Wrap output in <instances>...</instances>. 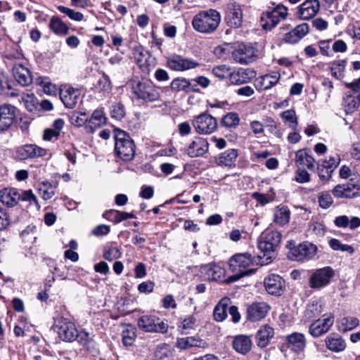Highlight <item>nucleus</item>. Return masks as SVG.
<instances>
[{
	"instance_id": "f257e3e1",
	"label": "nucleus",
	"mask_w": 360,
	"mask_h": 360,
	"mask_svg": "<svg viewBox=\"0 0 360 360\" xmlns=\"http://www.w3.org/2000/svg\"><path fill=\"white\" fill-rule=\"evenodd\" d=\"M282 235L278 231L266 229L263 231L257 240V245L261 254L257 255L261 266L271 262L276 257V250L281 242Z\"/></svg>"
},
{
	"instance_id": "f03ea898",
	"label": "nucleus",
	"mask_w": 360,
	"mask_h": 360,
	"mask_svg": "<svg viewBox=\"0 0 360 360\" xmlns=\"http://www.w3.org/2000/svg\"><path fill=\"white\" fill-rule=\"evenodd\" d=\"M259 264L257 257H252L249 253H239L233 255L229 259V269L236 274L229 278L230 281H236L239 278L252 274L255 270L251 266Z\"/></svg>"
},
{
	"instance_id": "7ed1b4c3",
	"label": "nucleus",
	"mask_w": 360,
	"mask_h": 360,
	"mask_svg": "<svg viewBox=\"0 0 360 360\" xmlns=\"http://www.w3.org/2000/svg\"><path fill=\"white\" fill-rule=\"evenodd\" d=\"M221 22V15L215 9H208L197 13L192 20L194 30L200 33L214 32Z\"/></svg>"
},
{
	"instance_id": "20e7f679",
	"label": "nucleus",
	"mask_w": 360,
	"mask_h": 360,
	"mask_svg": "<svg viewBox=\"0 0 360 360\" xmlns=\"http://www.w3.org/2000/svg\"><path fill=\"white\" fill-rule=\"evenodd\" d=\"M115 151L116 155L124 161H131L135 156V144L131 136L125 131L115 130Z\"/></svg>"
},
{
	"instance_id": "39448f33",
	"label": "nucleus",
	"mask_w": 360,
	"mask_h": 360,
	"mask_svg": "<svg viewBox=\"0 0 360 360\" xmlns=\"http://www.w3.org/2000/svg\"><path fill=\"white\" fill-rule=\"evenodd\" d=\"M132 89L137 98L145 102H155L160 98L159 88L148 80L138 82Z\"/></svg>"
},
{
	"instance_id": "423d86ee",
	"label": "nucleus",
	"mask_w": 360,
	"mask_h": 360,
	"mask_svg": "<svg viewBox=\"0 0 360 360\" xmlns=\"http://www.w3.org/2000/svg\"><path fill=\"white\" fill-rule=\"evenodd\" d=\"M53 328L59 338L65 342H72L79 335L75 323L63 316H58L55 319Z\"/></svg>"
},
{
	"instance_id": "0eeeda50",
	"label": "nucleus",
	"mask_w": 360,
	"mask_h": 360,
	"mask_svg": "<svg viewBox=\"0 0 360 360\" xmlns=\"http://www.w3.org/2000/svg\"><path fill=\"white\" fill-rule=\"evenodd\" d=\"M137 324L141 330L146 333H165L167 332L169 327L167 321L151 314L141 316L138 319Z\"/></svg>"
},
{
	"instance_id": "6e6552de",
	"label": "nucleus",
	"mask_w": 360,
	"mask_h": 360,
	"mask_svg": "<svg viewBox=\"0 0 360 360\" xmlns=\"http://www.w3.org/2000/svg\"><path fill=\"white\" fill-rule=\"evenodd\" d=\"M192 125L198 134L207 135L217 129V122L215 117L204 112L193 117Z\"/></svg>"
},
{
	"instance_id": "1a4fd4ad",
	"label": "nucleus",
	"mask_w": 360,
	"mask_h": 360,
	"mask_svg": "<svg viewBox=\"0 0 360 360\" xmlns=\"http://www.w3.org/2000/svg\"><path fill=\"white\" fill-rule=\"evenodd\" d=\"M335 276V271L331 266H325L314 271L309 279L310 288L319 289L328 285Z\"/></svg>"
},
{
	"instance_id": "9d476101",
	"label": "nucleus",
	"mask_w": 360,
	"mask_h": 360,
	"mask_svg": "<svg viewBox=\"0 0 360 360\" xmlns=\"http://www.w3.org/2000/svg\"><path fill=\"white\" fill-rule=\"evenodd\" d=\"M336 198H354L360 196V179H351L345 184H338L333 189Z\"/></svg>"
},
{
	"instance_id": "9b49d317",
	"label": "nucleus",
	"mask_w": 360,
	"mask_h": 360,
	"mask_svg": "<svg viewBox=\"0 0 360 360\" xmlns=\"http://www.w3.org/2000/svg\"><path fill=\"white\" fill-rule=\"evenodd\" d=\"M233 60L240 64H249L257 58V49L252 46L239 44L232 53Z\"/></svg>"
},
{
	"instance_id": "f8f14e48",
	"label": "nucleus",
	"mask_w": 360,
	"mask_h": 360,
	"mask_svg": "<svg viewBox=\"0 0 360 360\" xmlns=\"http://www.w3.org/2000/svg\"><path fill=\"white\" fill-rule=\"evenodd\" d=\"M317 252V247L310 243L304 242L290 250L289 258L292 260L304 262L313 258Z\"/></svg>"
},
{
	"instance_id": "ddd939ff",
	"label": "nucleus",
	"mask_w": 360,
	"mask_h": 360,
	"mask_svg": "<svg viewBox=\"0 0 360 360\" xmlns=\"http://www.w3.org/2000/svg\"><path fill=\"white\" fill-rule=\"evenodd\" d=\"M323 317L322 320H316L309 326V333L314 338H318L327 333L334 323L333 314H325Z\"/></svg>"
},
{
	"instance_id": "4468645a",
	"label": "nucleus",
	"mask_w": 360,
	"mask_h": 360,
	"mask_svg": "<svg viewBox=\"0 0 360 360\" xmlns=\"http://www.w3.org/2000/svg\"><path fill=\"white\" fill-rule=\"evenodd\" d=\"M80 95L79 89L68 85H64L60 89V98L67 108H75L80 98Z\"/></svg>"
},
{
	"instance_id": "2eb2a0df",
	"label": "nucleus",
	"mask_w": 360,
	"mask_h": 360,
	"mask_svg": "<svg viewBox=\"0 0 360 360\" xmlns=\"http://www.w3.org/2000/svg\"><path fill=\"white\" fill-rule=\"evenodd\" d=\"M16 120V108L10 104L0 105V131L8 129Z\"/></svg>"
},
{
	"instance_id": "dca6fc26",
	"label": "nucleus",
	"mask_w": 360,
	"mask_h": 360,
	"mask_svg": "<svg viewBox=\"0 0 360 360\" xmlns=\"http://www.w3.org/2000/svg\"><path fill=\"white\" fill-rule=\"evenodd\" d=\"M209 149L207 141L203 138L196 136L185 148V153L190 158H198L204 155Z\"/></svg>"
},
{
	"instance_id": "f3484780",
	"label": "nucleus",
	"mask_w": 360,
	"mask_h": 360,
	"mask_svg": "<svg viewBox=\"0 0 360 360\" xmlns=\"http://www.w3.org/2000/svg\"><path fill=\"white\" fill-rule=\"evenodd\" d=\"M168 67L175 71H185L199 66L194 60L186 58L179 55H174L167 60Z\"/></svg>"
},
{
	"instance_id": "a211bd4d",
	"label": "nucleus",
	"mask_w": 360,
	"mask_h": 360,
	"mask_svg": "<svg viewBox=\"0 0 360 360\" xmlns=\"http://www.w3.org/2000/svg\"><path fill=\"white\" fill-rule=\"evenodd\" d=\"M225 21L229 27L233 28H238L241 26L243 13L239 4L234 3L228 6L225 15Z\"/></svg>"
},
{
	"instance_id": "6ab92c4d",
	"label": "nucleus",
	"mask_w": 360,
	"mask_h": 360,
	"mask_svg": "<svg viewBox=\"0 0 360 360\" xmlns=\"http://www.w3.org/2000/svg\"><path fill=\"white\" fill-rule=\"evenodd\" d=\"M266 290L272 295H281L285 290V281L277 274H271L265 278Z\"/></svg>"
},
{
	"instance_id": "aec40b11",
	"label": "nucleus",
	"mask_w": 360,
	"mask_h": 360,
	"mask_svg": "<svg viewBox=\"0 0 360 360\" xmlns=\"http://www.w3.org/2000/svg\"><path fill=\"white\" fill-rule=\"evenodd\" d=\"M270 309L265 302H254L247 309V319L250 321H258L264 319Z\"/></svg>"
},
{
	"instance_id": "412c9836",
	"label": "nucleus",
	"mask_w": 360,
	"mask_h": 360,
	"mask_svg": "<svg viewBox=\"0 0 360 360\" xmlns=\"http://www.w3.org/2000/svg\"><path fill=\"white\" fill-rule=\"evenodd\" d=\"M288 9L283 6H277L273 11L266 13V22L263 25L264 29H271L276 26L280 19L284 20L288 15Z\"/></svg>"
},
{
	"instance_id": "4be33fe9",
	"label": "nucleus",
	"mask_w": 360,
	"mask_h": 360,
	"mask_svg": "<svg viewBox=\"0 0 360 360\" xmlns=\"http://www.w3.org/2000/svg\"><path fill=\"white\" fill-rule=\"evenodd\" d=\"M256 77V72L251 68H239L229 74V80L232 84L240 85L250 82Z\"/></svg>"
},
{
	"instance_id": "5701e85b",
	"label": "nucleus",
	"mask_w": 360,
	"mask_h": 360,
	"mask_svg": "<svg viewBox=\"0 0 360 360\" xmlns=\"http://www.w3.org/2000/svg\"><path fill=\"white\" fill-rule=\"evenodd\" d=\"M19 158L22 160L37 158L46 155V150L36 144H26L17 150Z\"/></svg>"
},
{
	"instance_id": "b1692460",
	"label": "nucleus",
	"mask_w": 360,
	"mask_h": 360,
	"mask_svg": "<svg viewBox=\"0 0 360 360\" xmlns=\"http://www.w3.org/2000/svg\"><path fill=\"white\" fill-rule=\"evenodd\" d=\"M12 71L15 80L22 86H27L32 83L33 79L30 70L22 64L15 63Z\"/></svg>"
},
{
	"instance_id": "393cba45",
	"label": "nucleus",
	"mask_w": 360,
	"mask_h": 360,
	"mask_svg": "<svg viewBox=\"0 0 360 360\" xmlns=\"http://www.w3.org/2000/svg\"><path fill=\"white\" fill-rule=\"evenodd\" d=\"M319 9V0H306L300 6L297 14L300 19L309 20L312 18Z\"/></svg>"
},
{
	"instance_id": "a878e982",
	"label": "nucleus",
	"mask_w": 360,
	"mask_h": 360,
	"mask_svg": "<svg viewBox=\"0 0 360 360\" xmlns=\"http://www.w3.org/2000/svg\"><path fill=\"white\" fill-rule=\"evenodd\" d=\"M207 343L198 336H188L177 338L176 347L180 349H187L191 347L206 348Z\"/></svg>"
},
{
	"instance_id": "bb28decb",
	"label": "nucleus",
	"mask_w": 360,
	"mask_h": 360,
	"mask_svg": "<svg viewBox=\"0 0 360 360\" xmlns=\"http://www.w3.org/2000/svg\"><path fill=\"white\" fill-rule=\"evenodd\" d=\"M107 118L105 115L103 108L96 109L88 120L85 128L88 132H94L96 129L101 128L106 124Z\"/></svg>"
},
{
	"instance_id": "cd10ccee",
	"label": "nucleus",
	"mask_w": 360,
	"mask_h": 360,
	"mask_svg": "<svg viewBox=\"0 0 360 360\" xmlns=\"http://www.w3.org/2000/svg\"><path fill=\"white\" fill-rule=\"evenodd\" d=\"M0 201L8 207H13L20 201V192L13 188H4L0 191Z\"/></svg>"
},
{
	"instance_id": "c85d7f7f",
	"label": "nucleus",
	"mask_w": 360,
	"mask_h": 360,
	"mask_svg": "<svg viewBox=\"0 0 360 360\" xmlns=\"http://www.w3.org/2000/svg\"><path fill=\"white\" fill-rule=\"evenodd\" d=\"M238 156V150L230 148L220 153L216 158V162L219 166L232 168L236 166V161Z\"/></svg>"
},
{
	"instance_id": "c756f323",
	"label": "nucleus",
	"mask_w": 360,
	"mask_h": 360,
	"mask_svg": "<svg viewBox=\"0 0 360 360\" xmlns=\"http://www.w3.org/2000/svg\"><path fill=\"white\" fill-rule=\"evenodd\" d=\"M281 77L278 72H272L259 77L256 81V88L259 90H267L275 86Z\"/></svg>"
},
{
	"instance_id": "7c9ffc66",
	"label": "nucleus",
	"mask_w": 360,
	"mask_h": 360,
	"mask_svg": "<svg viewBox=\"0 0 360 360\" xmlns=\"http://www.w3.org/2000/svg\"><path fill=\"white\" fill-rule=\"evenodd\" d=\"M295 162L300 167H307L309 170L314 169L315 160L308 149L298 150L295 154Z\"/></svg>"
},
{
	"instance_id": "2f4dec72",
	"label": "nucleus",
	"mask_w": 360,
	"mask_h": 360,
	"mask_svg": "<svg viewBox=\"0 0 360 360\" xmlns=\"http://www.w3.org/2000/svg\"><path fill=\"white\" fill-rule=\"evenodd\" d=\"M325 344L328 349L333 352H340L345 349V340L337 333H331L325 339Z\"/></svg>"
},
{
	"instance_id": "473e14b6",
	"label": "nucleus",
	"mask_w": 360,
	"mask_h": 360,
	"mask_svg": "<svg viewBox=\"0 0 360 360\" xmlns=\"http://www.w3.org/2000/svg\"><path fill=\"white\" fill-rule=\"evenodd\" d=\"M287 345L295 352H302L306 346L305 337L300 333H292L286 337Z\"/></svg>"
},
{
	"instance_id": "72a5a7b5",
	"label": "nucleus",
	"mask_w": 360,
	"mask_h": 360,
	"mask_svg": "<svg viewBox=\"0 0 360 360\" xmlns=\"http://www.w3.org/2000/svg\"><path fill=\"white\" fill-rule=\"evenodd\" d=\"M274 335V330L272 327L269 325L262 326L256 335L257 345L262 348L266 347Z\"/></svg>"
},
{
	"instance_id": "f704fd0d",
	"label": "nucleus",
	"mask_w": 360,
	"mask_h": 360,
	"mask_svg": "<svg viewBox=\"0 0 360 360\" xmlns=\"http://www.w3.org/2000/svg\"><path fill=\"white\" fill-rule=\"evenodd\" d=\"M201 273H205V278L210 281L220 280L224 275V270L215 264H208L201 266Z\"/></svg>"
},
{
	"instance_id": "c9c22d12",
	"label": "nucleus",
	"mask_w": 360,
	"mask_h": 360,
	"mask_svg": "<svg viewBox=\"0 0 360 360\" xmlns=\"http://www.w3.org/2000/svg\"><path fill=\"white\" fill-rule=\"evenodd\" d=\"M231 304V300L228 297L222 298L214 307L213 311V317L216 321L221 322L227 317L228 308Z\"/></svg>"
},
{
	"instance_id": "e433bc0d",
	"label": "nucleus",
	"mask_w": 360,
	"mask_h": 360,
	"mask_svg": "<svg viewBox=\"0 0 360 360\" xmlns=\"http://www.w3.org/2000/svg\"><path fill=\"white\" fill-rule=\"evenodd\" d=\"M103 216L115 224L120 223L121 221L129 219L135 218L134 214L131 212H122L116 210L105 211Z\"/></svg>"
},
{
	"instance_id": "4c0bfd02",
	"label": "nucleus",
	"mask_w": 360,
	"mask_h": 360,
	"mask_svg": "<svg viewBox=\"0 0 360 360\" xmlns=\"http://www.w3.org/2000/svg\"><path fill=\"white\" fill-rule=\"evenodd\" d=\"M233 347L237 352L245 354L251 349L252 340L248 336L239 335L235 338Z\"/></svg>"
},
{
	"instance_id": "58836bf2",
	"label": "nucleus",
	"mask_w": 360,
	"mask_h": 360,
	"mask_svg": "<svg viewBox=\"0 0 360 360\" xmlns=\"http://www.w3.org/2000/svg\"><path fill=\"white\" fill-rule=\"evenodd\" d=\"M360 96L351 94L348 92L343 98L342 105L346 114L354 112L359 106Z\"/></svg>"
},
{
	"instance_id": "ea45409f",
	"label": "nucleus",
	"mask_w": 360,
	"mask_h": 360,
	"mask_svg": "<svg viewBox=\"0 0 360 360\" xmlns=\"http://www.w3.org/2000/svg\"><path fill=\"white\" fill-rule=\"evenodd\" d=\"M323 311V306L318 302H312L307 304L304 313L305 321H309L319 317Z\"/></svg>"
},
{
	"instance_id": "a19ab883",
	"label": "nucleus",
	"mask_w": 360,
	"mask_h": 360,
	"mask_svg": "<svg viewBox=\"0 0 360 360\" xmlns=\"http://www.w3.org/2000/svg\"><path fill=\"white\" fill-rule=\"evenodd\" d=\"M284 124L292 130H296L298 126L297 117L294 110H287L280 114Z\"/></svg>"
},
{
	"instance_id": "79ce46f5",
	"label": "nucleus",
	"mask_w": 360,
	"mask_h": 360,
	"mask_svg": "<svg viewBox=\"0 0 360 360\" xmlns=\"http://www.w3.org/2000/svg\"><path fill=\"white\" fill-rule=\"evenodd\" d=\"M0 94L9 97H17L18 96V93L13 89L11 82L2 74H0Z\"/></svg>"
},
{
	"instance_id": "37998d69",
	"label": "nucleus",
	"mask_w": 360,
	"mask_h": 360,
	"mask_svg": "<svg viewBox=\"0 0 360 360\" xmlns=\"http://www.w3.org/2000/svg\"><path fill=\"white\" fill-rule=\"evenodd\" d=\"M49 28L56 34L65 35L68 34L69 28L58 17L51 18Z\"/></svg>"
},
{
	"instance_id": "c03bdc74",
	"label": "nucleus",
	"mask_w": 360,
	"mask_h": 360,
	"mask_svg": "<svg viewBox=\"0 0 360 360\" xmlns=\"http://www.w3.org/2000/svg\"><path fill=\"white\" fill-rule=\"evenodd\" d=\"M56 187L49 181H43L39 184V191L43 199H51L56 193Z\"/></svg>"
},
{
	"instance_id": "a18cd8bd",
	"label": "nucleus",
	"mask_w": 360,
	"mask_h": 360,
	"mask_svg": "<svg viewBox=\"0 0 360 360\" xmlns=\"http://www.w3.org/2000/svg\"><path fill=\"white\" fill-rule=\"evenodd\" d=\"M290 212L286 207H282L275 212L274 221L279 225H285L290 220Z\"/></svg>"
},
{
	"instance_id": "49530a36",
	"label": "nucleus",
	"mask_w": 360,
	"mask_h": 360,
	"mask_svg": "<svg viewBox=\"0 0 360 360\" xmlns=\"http://www.w3.org/2000/svg\"><path fill=\"white\" fill-rule=\"evenodd\" d=\"M133 55L137 65L141 68L145 66L147 62V51L142 46L134 47Z\"/></svg>"
},
{
	"instance_id": "de8ad7c7",
	"label": "nucleus",
	"mask_w": 360,
	"mask_h": 360,
	"mask_svg": "<svg viewBox=\"0 0 360 360\" xmlns=\"http://www.w3.org/2000/svg\"><path fill=\"white\" fill-rule=\"evenodd\" d=\"M346 63V60H339L332 63L330 69L334 77L337 79H341L343 77Z\"/></svg>"
},
{
	"instance_id": "09e8293b",
	"label": "nucleus",
	"mask_w": 360,
	"mask_h": 360,
	"mask_svg": "<svg viewBox=\"0 0 360 360\" xmlns=\"http://www.w3.org/2000/svg\"><path fill=\"white\" fill-rule=\"evenodd\" d=\"M110 113L112 119L122 120L126 114L124 105L120 102L114 103L110 107Z\"/></svg>"
},
{
	"instance_id": "8fccbe9b",
	"label": "nucleus",
	"mask_w": 360,
	"mask_h": 360,
	"mask_svg": "<svg viewBox=\"0 0 360 360\" xmlns=\"http://www.w3.org/2000/svg\"><path fill=\"white\" fill-rule=\"evenodd\" d=\"M191 85L190 82L185 78L177 77L172 80L170 87L174 91H188Z\"/></svg>"
},
{
	"instance_id": "3c124183",
	"label": "nucleus",
	"mask_w": 360,
	"mask_h": 360,
	"mask_svg": "<svg viewBox=\"0 0 360 360\" xmlns=\"http://www.w3.org/2000/svg\"><path fill=\"white\" fill-rule=\"evenodd\" d=\"M240 118L236 112H229L221 120V124L226 127L231 128L238 125Z\"/></svg>"
},
{
	"instance_id": "603ef678",
	"label": "nucleus",
	"mask_w": 360,
	"mask_h": 360,
	"mask_svg": "<svg viewBox=\"0 0 360 360\" xmlns=\"http://www.w3.org/2000/svg\"><path fill=\"white\" fill-rule=\"evenodd\" d=\"M264 127H266L270 133L273 134L278 138H281L282 136L283 133L281 129L278 127V124L272 117H266L264 120Z\"/></svg>"
},
{
	"instance_id": "864d4df0",
	"label": "nucleus",
	"mask_w": 360,
	"mask_h": 360,
	"mask_svg": "<svg viewBox=\"0 0 360 360\" xmlns=\"http://www.w3.org/2000/svg\"><path fill=\"white\" fill-rule=\"evenodd\" d=\"M57 8L60 12L65 14L72 20L82 21L84 19V15L79 11H75L64 6H58Z\"/></svg>"
},
{
	"instance_id": "5fc2aeb1",
	"label": "nucleus",
	"mask_w": 360,
	"mask_h": 360,
	"mask_svg": "<svg viewBox=\"0 0 360 360\" xmlns=\"http://www.w3.org/2000/svg\"><path fill=\"white\" fill-rule=\"evenodd\" d=\"M70 122L75 127H82L88 121L86 112H74L70 117Z\"/></svg>"
},
{
	"instance_id": "6e6d98bb",
	"label": "nucleus",
	"mask_w": 360,
	"mask_h": 360,
	"mask_svg": "<svg viewBox=\"0 0 360 360\" xmlns=\"http://www.w3.org/2000/svg\"><path fill=\"white\" fill-rule=\"evenodd\" d=\"M20 200L29 202L30 205H34L37 209L39 208V205L37 197L32 190L24 191L20 193Z\"/></svg>"
},
{
	"instance_id": "4d7b16f0",
	"label": "nucleus",
	"mask_w": 360,
	"mask_h": 360,
	"mask_svg": "<svg viewBox=\"0 0 360 360\" xmlns=\"http://www.w3.org/2000/svg\"><path fill=\"white\" fill-rule=\"evenodd\" d=\"M359 323L357 318L353 316L345 317L341 319V326L343 331L351 330Z\"/></svg>"
},
{
	"instance_id": "13d9d810",
	"label": "nucleus",
	"mask_w": 360,
	"mask_h": 360,
	"mask_svg": "<svg viewBox=\"0 0 360 360\" xmlns=\"http://www.w3.org/2000/svg\"><path fill=\"white\" fill-rule=\"evenodd\" d=\"M212 74L220 79L226 78L227 76L229 77V74L231 73L230 67L226 65H220L215 66L212 68Z\"/></svg>"
},
{
	"instance_id": "bf43d9fd",
	"label": "nucleus",
	"mask_w": 360,
	"mask_h": 360,
	"mask_svg": "<svg viewBox=\"0 0 360 360\" xmlns=\"http://www.w3.org/2000/svg\"><path fill=\"white\" fill-rule=\"evenodd\" d=\"M103 256L105 259L111 262L120 257L121 252L117 248H105Z\"/></svg>"
},
{
	"instance_id": "052dcab7",
	"label": "nucleus",
	"mask_w": 360,
	"mask_h": 360,
	"mask_svg": "<svg viewBox=\"0 0 360 360\" xmlns=\"http://www.w3.org/2000/svg\"><path fill=\"white\" fill-rule=\"evenodd\" d=\"M340 162V157L336 155L335 156H330L328 160H326L323 162V167H327L329 169V172H333L334 169L338 166Z\"/></svg>"
},
{
	"instance_id": "680f3d73",
	"label": "nucleus",
	"mask_w": 360,
	"mask_h": 360,
	"mask_svg": "<svg viewBox=\"0 0 360 360\" xmlns=\"http://www.w3.org/2000/svg\"><path fill=\"white\" fill-rule=\"evenodd\" d=\"M98 88L104 93H108L112 89L111 82L108 76L103 74L98 82Z\"/></svg>"
},
{
	"instance_id": "e2e57ef3",
	"label": "nucleus",
	"mask_w": 360,
	"mask_h": 360,
	"mask_svg": "<svg viewBox=\"0 0 360 360\" xmlns=\"http://www.w3.org/2000/svg\"><path fill=\"white\" fill-rule=\"evenodd\" d=\"M122 342L126 346H131L133 345L134 340L136 338V333L134 330H124L122 331Z\"/></svg>"
},
{
	"instance_id": "0e129e2a",
	"label": "nucleus",
	"mask_w": 360,
	"mask_h": 360,
	"mask_svg": "<svg viewBox=\"0 0 360 360\" xmlns=\"http://www.w3.org/2000/svg\"><path fill=\"white\" fill-rule=\"evenodd\" d=\"M37 82L39 84L43 85V89L46 94H47L49 95H52V94H56V89H57L56 85L51 84L49 82H44L43 80V79L41 77L38 78Z\"/></svg>"
},
{
	"instance_id": "69168bd1",
	"label": "nucleus",
	"mask_w": 360,
	"mask_h": 360,
	"mask_svg": "<svg viewBox=\"0 0 360 360\" xmlns=\"http://www.w3.org/2000/svg\"><path fill=\"white\" fill-rule=\"evenodd\" d=\"M195 322V317L193 315H189L183 319L181 323V327L183 330L191 329L193 328Z\"/></svg>"
},
{
	"instance_id": "338daca9",
	"label": "nucleus",
	"mask_w": 360,
	"mask_h": 360,
	"mask_svg": "<svg viewBox=\"0 0 360 360\" xmlns=\"http://www.w3.org/2000/svg\"><path fill=\"white\" fill-rule=\"evenodd\" d=\"M309 25L307 22H303L296 26L293 29V31L296 33L297 36H298L300 39H302L309 32Z\"/></svg>"
},
{
	"instance_id": "774afa93",
	"label": "nucleus",
	"mask_w": 360,
	"mask_h": 360,
	"mask_svg": "<svg viewBox=\"0 0 360 360\" xmlns=\"http://www.w3.org/2000/svg\"><path fill=\"white\" fill-rule=\"evenodd\" d=\"M345 85L352 91L351 94L360 96V77L352 82L345 83Z\"/></svg>"
}]
</instances>
